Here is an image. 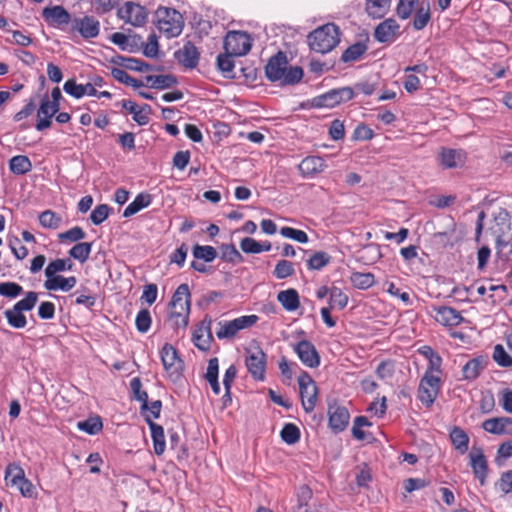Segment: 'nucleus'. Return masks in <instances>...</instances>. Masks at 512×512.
Wrapping results in <instances>:
<instances>
[{
  "label": "nucleus",
  "instance_id": "49",
  "mask_svg": "<svg viewBox=\"0 0 512 512\" xmlns=\"http://www.w3.org/2000/svg\"><path fill=\"white\" fill-rule=\"evenodd\" d=\"M281 438L285 443L293 445L300 439V430L295 424L287 423L281 430Z\"/></svg>",
  "mask_w": 512,
  "mask_h": 512
},
{
  "label": "nucleus",
  "instance_id": "12",
  "mask_svg": "<svg viewBox=\"0 0 512 512\" xmlns=\"http://www.w3.org/2000/svg\"><path fill=\"white\" fill-rule=\"evenodd\" d=\"M211 326L212 319L209 316H205L196 326L192 335V341L199 350L208 351L210 349L213 341Z\"/></svg>",
  "mask_w": 512,
  "mask_h": 512
},
{
  "label": "nucleus",
  "instance_id": "39",
  "mask_svg": "<svg viewBox=\"0 0 512 512\" xmlns=\"http://www.w3.org/2000/svg\"><path fill=\"white\" fill-rule=\"evenodd\" d=\"M62 218L52 210H45L39 215V223L46 229H58L61 225Z\"/></svg>",
  "mask_w": 512,
  "mask_h": 512
},
{
  "label": "nucleus",
  "instance_id": "57",
  "mask_svg": "<svg viewBox=\"0 0 512 512\" xmlns=\"http://www.w3.org/2000/svg\"><path fill=\"white\" fill-rule=\"evenodd\" d=\"M295 273L293 263L287 260H280L273 271L277 279H285Z\"/></svg>",
  "mask_w": 512,
  "mask_h": 512
},
{
  "label": "nucleus",
  "instance_id": "10",
  "mask_svg": "<svg viewBox=\"0 0 512 512\" xmlns=\"http://www.w3.org/2000/svg\"><path fill=\"white\" fill-rule=\"evenodd\" d=\"M354 97V90L350 87L332 89L312 100L314 107L332 108L342 102H347Z\"/></svg>",
  "mask_w": 512,
  "mask_h": 512
},
{
  "label": "nucleus",
  "instance_id": "59",
  "mask_svg": "<svg viewBox=\"0 0 512 512\" xmlns=\"http://www.w3.org/2000/svg\"><path fill=\"white\" fill-rule=\"evenodd\" d=\"M111 208L107 204L97 205L90 214V219L94 225H100L110 215Z\"/></svg>",
  "mask_w": 512,
  "mask_h": 512
},
{
  "label": "nucleus",
  "instance_id": "13",
  "mask_svg": "<svg viewBox=\"0 0 512 512\" xmlns=\"http://www.w3.org/2000/svg\"><path fill=\"white\" fill-rule=\"evenodd\" d=\"M293 349L305 366L317 368L320 365V355L310 341L301 340L294 345Z\"/></svg>",
  "mask_w": 512,
  "mask_h": 512
},
{
  "label": "nucleus",
  "instance_id": "45",
  "mask_svg": "<svg viewBox=\"0 0 512 512\" xmlns=\"http://www.w3.org/2000/svg\"><path fill=\"white\" fill-rule=\"evenodd\" d=\"M331 261V256L324 251L315 252L307 261L310 270H321Z\"/></svg>",
  "mask_w": 512,
  "mask_h": 512
},
{
  "label": "nucleus",
  "instance_id": "46",
  "mask_svg": "<svg viewBox=\"0 0 512 512\" xmlns=\"http://www.w3.org/2000/svg\"><path fill=\"white\" fill-rule=\"evenodd\" d=\"M234 55H230L225 52V54H220L217 57V67L227 78H233V69H234V61L232 57Z\"/></svg>",
  "mask_w": 512,
  "mask_h": 512
},
{
  "label": "nucleus",
  "instance_id": "1",
  "mask_svg": "<svg viewBox=\"0 0 512 512\" xmlns=\"http://www.w3.org/2000/svg\"><path fill=\"white\" fill-rule=\"evenodd\" d=\"M265 75L269 81L279 82L281 86L294 85L301 81L303 69L300 66H288L287 55L279 51L266 64Z\"/></svg>",
  "mask_w": 512,
  "mask_h": 512
},
{
  "label": "nucleus",
  "instance_id": "27",
  "mask_svg": "<svg viewBox=\"0 0 512 512\" xmlns=\"http://www.w3.org/2000/svg\"><path fill=\"white\" fill-rule=\"evenodd\" d=\"M76 283L77 280L76 277L74 276L63 277L61 275H58L51 279H46L44 282V287L48 291L61 290L63 292H68L75 287Z\"/></svg>",
  "mask_w": 512,
  "mask_h": 512
},
{
  "label": "nucleus",
  "instance_id": "11",
  "mask_svg": "<svg viewBox=\"0 0 512 512\" xmlns=\"http://www.w3.org/2000/svg\"><path fill=\"white\" fill-rule=\"evenodd\" d=\"M162 364L170 377L177 379L183 370V361L177 350L170 344H165L160 352Z\"/></svg>",
  "mask_w": 512,
  "mask_h": 512
},
{
  "label": "nucleus",
  "instance_id": "32",
  "mask_svg": "<svg viewBox=\"0 0 512 512\" xmlns=\"http://www.w3.org/2000/svg\"><path fill=\"white\" fill-rule=\"evenodd\" d=\"M152 202V196L149 193H139L135 199L125 208L123 217L128 218L138 213L143 208L148 207Z\"/></svg>",
  "mask_w": 512,
  "mask_h": 512
},
{
  "label": "nucleus",
  "instance_id": "40",
  "mask_svg": "<svg viewBox=\"0 0 512 512\" xmlns=\"http://www.w3.org/2000/svg\"><path fill=\"white\" fill-rule=\"evenodd\" d=\"M91 250H92V243L81 242V243H77L69 250V255L72 258L78 260L80 263H84L89 259Z\"/></svg>",
  "mask_w": 512,
  "mask_h": 512
},
{
  "label": "nucleus",
  "instance_id": "6",
  "mask_svg": "<svg viewBox=\"0 0 512 512\" xmlns=\"http://www.w3.org/2000/svg\"><path fill=\"white\" fill-rule=\"evenodd\" d=\"M440 387V377L430 372H425L418 387V399L424 406H432L440 391Z\"/></svg>",
  "mask_w": 512,
  "mask_h": 512
},
{
  "label": "nucleus",
  "instance_id": "2",
  "mask_svg": "<svg viewBox=\"0 0 512 512\" xmlns=\"http://www.w3.org/2000/svg\"><path fill=\"white\" fill-rule=\"evenodd\" d=\"M338 26L333 23L325 24L308 35L311 50L325 54L334 49L340 41Z\"/></svg>",
  "mask_w": 512,
  "mask_h": 512
},
{
  "label": "nucleus",
  "instance_id": "53",
  "mask_svg": "<svg viewBox=\"0 0 512 512\" xmlns=\"http://www.w3.org/2000/svg\"><path fill=\"white\" fill-rule=\"evenodd\" d=\"M372 423L368 420L365 416H357L354 419L353 426H352V435L355 439L359 441H363L366 439V434L362 430L363 427H369Z\"/></svg>",
  "mask_w": 512,
  "mask_h": 512
},
{
  "label": "nucleus",
  "instance_id": "34",
  "mask_svg": "<svg viewBox=\"0 0 512 512\" xmlns=\"http://www.w3.org/2000/svg\"><path fill=\"white\" fill-rule=\"evenodd\" d=\"M277 300L287 311H295L300 306L298 292L293 288L280 291L277 295Z\"/></svg>",
  "mask_w": 512,
  "mask_h": 512
},
{
  "label": "nucleus",
  "instance_id": "24",
  "mask_svg": "<svg viewBox=\"0 0 512 512\" xmlns=\"http://www.w3.org/2000/svg\"><path fill=\"white\" fill-rule=\"evenodd\" d=\"M42 16L46 22L52 25H66L71 20L69 12L60 5L44 8Z\"/></svg>",
  "mask_w": 512,
  "mask_h": 512
},
{
  "label": "nucleus",
  "instance_id": "29",
  "mask_svg": "<svg viewBox=\"0 0 512 512\" xmlns=\"http://www.w3.org/2000/svg\"><path fill=\"white\" fill-rule=\"evenodd\" d=\"M147 423L151 431L154 452L156 455L160 456L165 452L166 447L164 429L161 425L153 422L151 417H147Z\"/></svg>",
  "mask_w": 512,
  "mask_h": 512
},
{
  "label": "nucleus",
  "instance_id": "5",
  "mask_svg": "<svg viewBox=\"0 0 512 512\" xmlns=\"http://www.w3.org/2000/svg\"><path fill=\"white\" fill-rule=\"evenodd\" d=\"M6 485L15 486L24 497H33L35 487L30 480L25 477L24 470L15 463L9 464L5 471Z\"/></svg>",
  "mask_w": 512,
  "mask_h": 512
},
{
  "label": "nucleus",
  "instance_id": "43",
  "mask_svg": "<svg viewBox=\"0 0 512 512\" xmlns=\"http://www.w3.org/2000/svg\"><path fill=\"white\" fill-rule=\"evenodd\" d=\"M510 422L509 418H491L483 422L482 427L485 431L492 434H502L505 432L506 425Z\"/></svg>",
  "mask_w": 512,
  "mask_h": 512
},
{
  "label": "nucleus",
  "instance_id": "15",
  "mask_svg": "<svg viewBox=\"0 0 512 512\" xmlns=\"http://www.w3.org/2000/svg\"><path fill=\"white\" fill-rule=\"evenodd\" d=\"M400 25L393 18H388L379 23L374 30V38L380 43H391L399 34Z\"/></svg>",
  "mask_w": 512,
  "mask_h": 512
},
{
  "label": "nucleus",
  "instance_id": "58",
  "mask_svg": "<svg viewBox=\"0 0 512 512\" xmlns=\"http://www.w3.org/2000/svg\"><path fill=\"white\" fill-rule=\"evenodd\" d=\"M38 300V294L34 291H29L25 298L18 301L13 308L20 312L30 311L34 308Z\"/></svg>",
  "mask_w": 512,
  "mask_h": 512
},
{
  "label": "nucleus",
  "instance_id": "56",
  "mask_svg": "<svg viewBox=\"0 0 512 512\" xmlns=\"http://www.w3.org/2000/svg\"><path fill=\"white\" fill-rule=\"evenodd\" d=\"M68 260L65 259H56L51 261L45 269V276L47 279H51L56 277L58 272H62L65 270H70L72 265L70 264L68 267L66 266Z\"/></svg>",
  "mask_w": 512,
  "mask_h": 512
},
{
  "label": "nucleus",
  "instance_id": "9",
  "mask_svg": "<svg viewBox=\"0 0 512 512\" xmlns=\"http://www.w3.org/2000/svg\"><path fill=\"white\" fill-rule=\"evenodd\" d=\"M250 36L242 31H230L224 39L225 52L230 55L243 56L251 49Z\"/></svg>",
  "mask_w": 512,
  "mask_h": 512
},
{
  "label": "nucleus",
  "instance_id": "48",
  "mask_svg": "<svg viewBox=\"0 0 512 512\" xmlns=\"http://www.w3.org/2000/svg\"><path fill=\"white\" fill-rule=\"evenodd\" d=\"M297 498L296 512H311L308 503L312 498V490L307 485H302L299 488Z\"/></svg>",
  "mask_w": 512,
  "mask_h": 512
},
{
  "label": "nucleus",
  "instance_id": "62",
  "mask_svg": "<svg viewBox=\"0 0 512 512\" xmlns=\"http://www.w3.org/2000/svg\"><path fill=\"white\" fill-rule=\"evenodd\" d=\"M168 320L173 329H185L189 323V314L182 312L177 313L176 310H173L170 311Z\"/></svg>",
  "mask_w": 512,
  "mask_h": 512
},
{
  "label": "nucleus",
  "instance_id": "61",
  "mask_svg": "<svg viewBox=\"0 0 512 512\" xmlns=\"http://www.w3.org/2000/svg\"><path fill=\"white\" fill-rule=\"evenodd\" d=\"M152 318L148 309H142L138 312L135 325L140 333H146L151 326Z\"/></svg>",
  "mask_w": 512,
  "mask_h": 512
},
{
  "label": "nucleus",
  "instance_id": "25",
  "mask_svg": "<svg viewBox=\"0 0 512 512\" xmlns=\"http://www.w3.org/2000/svg\"><path fill=\"white\" fill-rule=\"evenodd\" d=\"M325 168V161L319 156H308L299 164L300 173L304 177H312L322 172Z\"/></svg>",
  "mask_w": 512,
  "mask_h": 512
},
{
  "label": "nucleus",
  "instance_id": "36",
  "mask_svg": "<svg viewBox=\"0 0 512 512\" xmlns=\"http://www.w3.org/2000/svg\"><path fill=\"white\" fill-rule=\"evenodd\" d=\"M391 0H366V12L375 19L382 18L390 7Z\"/></svg>",
  "mask_w": 512,
  "mask_h": 512
},
{
  "label": "nucleus",
  "instance_id": "52",
  "mask_svg": "<svg viewBox=\"0 0 512 512\" xmlns=\"http://www.w3.org/2000/svg\"><path fill=\"white\" fill-rule=\"evenodd\" d=\"M348 296L340 288L333 287L330 290L329 306L330 308L343 309L347 306Z\"/></svg>",
  "mask_w": 512,
  "mask_h": 512
},
{
  "label": "nucleus",
  "instance_id": "31",
  "mask_svg": "<svg viewBox=\"0 0 512 512\" xmlns=\"http://www.w3.org/2000/svg\"><path fill=\"white\" fill-rule=\"evenodd\" d=\"M146 85L154 89H168L175 86L177 78L171 74L166 75H148L145 77Z\"/></svg>",
  "mask_w": 512,
  "mask_h": 512
},
{
  "label": "nucleus",
  "instance_id": "20",
  "mask_svg": "<svg viewBox=\"0 0 512 512\" xmlns=\"http://www.w3.org/2000/svg\"><path fill=\"white\" fill-rule=\"evenodd\" d=\"M465 152L460 149L442 148L439 152V160L444 168H457L465 162Z\"/></svg>",
  "mask_w": 512,
  "mask_h": 512
},
{
  "label": "nucleus",
  "instance_id": "51",
  "mask_svg": "<svg viewBox=\"0 0 512 512\" xmlns=\"http://www.w3.org/2000/svg\"><path fill=\"white\" fill-rule=\"evenodd\" d=\"M4 315L9 325L13 328H24L27 324L25 315L22 312L15 310L14 308L6 310Z\"/></svg>",
  "mask_w": 512,
  "mask_h": 512
},
{
  "label": "nucleus",
  "instance_id": "23",
  "mask_svg": "<svg viewBox=\"0 0 512 512\" xmlns=\"http://www.w3.org/2000/svg\"><path fill=\"white\" fill-rule=\"evenodd\" d=\"M435 319L445 326H458L464 321L459 311L452 307L440 306L435 308Z\"/></svg>",
  "mask_w": 512,
  "mask_h": 512
},
{
  "label": "nucleus",
  "instance_id": "37",
  "mask_svg": "<svg viewBox=\"0 0 512 512\" xmlns=\"http://www.w3.org/2000/svg\"><path fill=\"white\" fill-rule=\"evenodd\" d=\"M9 168L14 174L23 175L31 171L32 163L27 156L17 155L10 159Z\"/></svg>",
  "mask_w": 512,
  "mask_h": 512
},
{
  "label": "nucleus",
  "instance_id": "16",
  "mask_svg": "<svg viewBox=\"0 0 512 512\" xmlns=\"http://www.w3.org/2000/svg\"><path fill=\"white\" fill-rule=\"evenodd\" d=\"M174 57L185 68L193 69L198 65L200 53L192 42L187 41L182 48L175 51Z\"/></svg>",
  "mask_w": 512,
  "mask_h": 512
},
{
  "label": "nucleus",
  "instance_id": "26",
  "mask_svg": "<svg viewBox=\"0 0 512 512\" xmlns=\"http://www.w3.org/2000/svg\"><path fill=\"white\" fill-rule=\"evenodd\" d=\"M488 362L489 359L486 356H479L469 360L462 368L464 379H476L481 371L487 366Z\"/></svg>",
  "mask_w": 512,
  "mask_h": 512
},
{
  "label": "nucleus",
  "instance_id": "28",
  "mask_svg": "<svg viewBox=\"0 0 512 512\" xmlns=\"http://www.w3.org/2000/svg\"><path fill=\"white\" fill-rule=\"evenodd\" d=\"M112 63H114L118 66L124 67L126 69L138 71V72H145V71H150L153 69V67L150 64L143 62L140 59L132 58V57H125V56H121V55H117V56L113 57Z\"/></svg>",
  "mask_w": 512,
  "mask_h": 512
},
{
  "label": "nucleus",
  "instance_id": "7",
  "mask_svg": "<svg viewBox=\"0 0 512 512\" xmlns=\"http://www.w3.org/2000/svg\"><path fill=\"white\" fill-rule=\"evenodd\" d=\"M258 320L256 315H247L236 318L232 321H219V329L216 332V336L219 339H231L240 330L253 326Z\"/></svg>",
  "mask_w": 512,
  "mask_h": 512
},
{
  "label": "nucleus",
  "instance_id": "42",
  "mask_svg": "<svg viewBox=\"0 0 512 512\" xmlns=\"http://www.w3.org/2000/svg\"><path fill=\"white\" fill-rule=\"evenodd\" d=\"M350 280L354 287L363 290L370 288L375 282L374 275L369 272H354L352 273Z\"/></svg>",
  "mask_w": 512,
  "mask_h": 512
},
{
  "label": "nucleus",
  "instance_id": "63",
  "mask_svg": "<svg viewBox=\"0 0 512 512\" xmlns=\"http://www.w3.org/2000/svg\"><path fill=\"white\" fill-rule=\"evenodd\" d=\"M280 234L285 238L293 239L299 243H307L309 240L306 232L288 226L282 227Z\"/></svg>",
  "mask_w": 512,
  "mask_h": 512
},
{
  "label": "nucleus",
  "instance_id": "3",
  "mask_svg": "<svg viewBox=\"0 0 512 512\" xmlns=\"http://www.w3.org/2000/svg\"><path fill=\"white\" fill-rule=\"evenodd\" d=\"M157 27L168 38L177 37L183 30V17L173 8L160 7L156 11Z\"/></svg>",
  "mask_w": 512,
  "mask_h": 512
},
{
  "label": "nucleus",
  "instance_id": "22",
  "mask_svg": "<svg viewBox=\"0 0 512 512\" xmlns=\"http://www.w3.org/2000/svg\"><path fill=\"white\" fill-rule=\"evenodd\" d=\"M469 457L473 473L478 478L480 484L484 485L487 476L488 464L483 452L481 449L473 448Z\"/></svg>",
  "mask_w": 512,
  "mask_h": 512
},
{
  "label": "nucleus",
  "instance_id": "8",
  "mask_svg": "<svg viewBox=\"0 0 512 512\" xmlns=\"http://www.w3.org/2000/svg\"><path fill=\"white\" fill-rule=\"evenodd\" d=\"M302 406L307 413L314 410L317 402L318 388L309 373L303 371L298 377Z\"/></svg>",
  "mask_w": 512,
  "mask_h": 512
},
{
  "label": "nucleus",
  "instance_id": "18",
  "mask_svg": "<svg viewBox=\"0 0 512 512\" xmlns=\"http://www.w3.org/2000/svg\"><path fill=\"white\" fill-rule=\"evenodd\" d=\"M328 414L329 426L335 433H339L345 430L350 419V414L346 407L330 405Z\"/></svg>",
  "mask_w": 512,
  "mask_h": 512
},
{
  "label": "nucleus",
  "instance_id": "4",
  "mask_svg": "<svg viewBox=\"0 0 512 512\" xmlns=\"http://www.w3.org/2000/svg\"><path fill=\"white\" fill-rule=\"evenodd\" d=\"M245 353L248 372L254 380L263 381L266 373V354L258 344L246 348Z\"/></svg>",
  "mask_w": 512,
  "mask_h": 512
},
{
  "label": "nucleus",
  "instance_id": "55",
  "mask_svg": "<svg viewBox=\"0 0 512 512\" xmlns=\"http://www.w3.org/2000/svg\"><path fill=\"white\" fill-rule=\"evenodd\" d=\"M130 388L133 393L134 398L141 402L142 409L144 410L147 406L148 394L145 391H142V382L138 377L133 378L130 381Z\"/></svg>",
  "mask_w": 512,
  "mask_h": 512
},
{
  "label": "nucleus",
  "instance_id": "44",
  "mask_svg": "<svg viewBox=\"0 0 512 512\" xmlns=\"http://www.w3.org/2000/svg\"><path fill=\"white\" fill-rule=\"evenodd\" d=\"M111 75L118 82L131 86L135 89L140 88L144 85L142 81L131 77L125 70L120 68H112Z\"/></svg>",
  "mask_w": 512,
  "mask_h": 512
},
{
  "label": "nucleus",
  "instance_id": "64",
  "mask_svg": "<svg viewBox=\"0 0 512 512\" xmlns=\"http://www.w3.org/2000/svg\"><path fill=\"white\" fill-rule=\"evenodd\" d=\"M85 236H86V233L84 232V230L79 226H75V227L69 229L68 231L60 233L58 235V238L61 242H65V241L77 242V241L84 239Z\"/></svg>",
  "mask_w": 512,
  "mask_h": 512
},
{
  "label": "nucleus",
  "instance_id": "54",
  "mask_svg": "<svg viewBox=\"0 0 512 512\" xmlns=\"http://www.w3.org/2000/svg\"><path fill=\"white\" fill-rule=\"evenodd\" d=\"M221 258L230 263H239L243 260L242 255L233 244H223L221 247Z\"/></svg>",
  "mask_w": 512,
  "mask_h": 512
},
{
  "label": "nucleus",
  "instance_id": "30",
  "mask_svg": "<svg viewBox=\"0 0 512 512\" xmlns=\"http://www.w3.org/2000/svg\"><path fill=\"white\" fill-rule=\"evenodd\" d=\"M431 20V10L429 2H422L416 9L412 26L415 30H423Z\"/></svg>",
  "mask_w": 512,
  "mask_h": 512
},
{
  "label": "nucleus",
  "instance_id": "38",
  "mask_svg": "<svg viewBox=\"0 0 512 512\" xmlns=\"http://www.w3.org/2000/svg\"><path fill=\"white\" fill-rule=\"evenodd\" d=\"M450 438L454 447L461 453H465L468 449L469 437L466 432L459 428L454 427L450 432Z\"/></svg>",
  "mask_w": 512,
  "mask_h": 512
},
{
  "label": "nucleus",
  "instance_id": "17",
  "mask_svg": "<svg viewBox=\"0 0 512 512\" xmlns=\"http://www.w3.org/2000/svg\"><path fill=\"white\" fill-rule=\"evenodd\" d=\"M190 290L187 284H181L175 290L172 299L169 303L170 311L176 310L177 313L190 314Z\"/></svg>",
  "mask_w": 512,
  "mask_h": 512
},
{
  "label": "nucleus",
  "instance_id": "19",
  "mask_svg": "<svg viewBox=\"0 0 512 512\" xmlns=\"http://www.w3.org/2000/svg\"><path fill=\"white\" fill-rule=\"evenodd\" d=\"M511 226L510 216L505 209L499 208L493 214V220L489 227L490 232L496 238V242L504 238V235L509 232Z\"/></svg>",
  "mask_w": 512,
  "mask_h": 512
},
{
  "label": "nucleus",
  "instance_id": "50",
  "mask_svg": "<svg viewBox=\"0 0 512 512\" xmlns=\"http://www.w3.org/2000/svg\"><path fill=\"white\" fill-rule=\"evenodd\" d=\"M193 256L196 259H202L205 262H212L217 257V251L212 246H201L196 244L193 247Z\"/></svg>",
  "mask_w": 512,
  "mask_h": 512
},
{
  "label": "nucleus",
  "instance_id": "47",
  "mask_svg": "<svg viewBox=\"0 0 512 512\" xmlns=\"http://www.w3.org/2000/svg\"><path fill=\"white\" fill-rule=\"evenodd\" d=\"M77 427L90 435H95L102 430L103 424L100 417L96 416L78 422Z\"/></svg>",
  "mask_w": 512,
  "mask_h": 512
},
{
  "label": "nucleus",
  "instance_id": "14",
  "mask_svg": "<svg viewBox=\"0 0 512 512\" xmlns=\"http://www.w3.org/2000/svg\"><path fill=\"white\" fill-rule=\"evenodd\" d=\"M118 16L126 23L133 26H141L145 23L147 13L144 7L133 2H126L123 7L118 10Z\"/></svg>",
  "mask_w": 512,
  "mask_h": 512
},
{
  "label": "nucleus",
  "instance_id": "35",
  "mask_svg": "<svg viewBox=\"0 0 512 512\" xmlns=\"http://www.w3.org/2000/svg\"><path fill=\"white\" fill-rule=\"evenodd\" d=\"M219 362L218 358H211L208 362L207 370L204 375L207 382L210 384L212 391L218 395L220 393V384L218 381Z\"/></svg>",
  "mask_w": 512,
  "mask_h": 512
},
{
  "label": "nucleus",
  "instance_id": "60",
  "mask_svg": "<svg viewBox=\"0 0 512 512\" xmlns=\"http://www.w3.org/2000/svg\"><path fill=\"white\" fill-rule=\"evenodd\" d=\"M493 360L501 367H511L512 357L501 344H497L493 351Z\"/></svg>",
  "mask_w": 512,
  "mask_h": 512
},
{
  "label": "nucleus",
  "instance_id": "41",
  "mask_svg": "<svg viewBox=\"0 0 512 512\" xmlns=\"http://www.w3.org/2000/svg\"><path fill=\"white\" fill-rule=\"evenodd\" d=\"M367 51V45L357 42L349 46L342 54L341 60L345 63L358 60Z\"/></svg>",
  "mask_w": 512,
  "mask_h": 512
},
{
  "label": "nucleus",
  "instance_id": "21",
  "mask_svg": "<svg viewBox=\"0 0 512 512\" xmlns=\"http://www.w3.org/2000/svg\"><path fill=\"white\" fill-rule=\"evenodd\" d=\"M74 28L79 31L83 38H94L99 34L100 23L92 16L74 19Z\"/></svg>",
  "mask_w": 512,
  "mask_h": 512
},
{
  "label": "nucleus",
  "instance_id": "33",
  "mask_svg": "<svg viewBox=\"0 0 512 512\" xmlns=\"http://www.w3.org/2000/svg\"><path fill=\"white\" fill-rule=\"evenodd\" d=\"M110 39L122 50H127L129 52H135L138 48V42H141V37L138 35H135L130 38L127 35L120 32L113 33Z\"/></svg>",
  "mask_w": 512,
  "mask_h": 512
}]
</instances>
